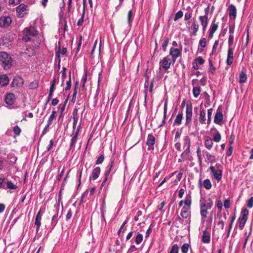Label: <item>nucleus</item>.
<instances>
[{
	"label": "nucleus",
	"instance_id": "13d9d810",
	"mask_svg": "<svg viewBox=\"0 0 253 253\" xmlns=\"http://www.w3.org/2000/svg\"><path fill=\"white\" fill-rule=\"evenodd\" d=\"M71 77H69V80L66 83V86L65 88V89L66 90H69L71 88Z\"/></svg>",
	"mask_w": 253,
	"mask_h": 253
},
{
	"label": "nucleus",
	"instance_id": "dca6fc26",
	"mask_svg": "<svg viewBox=\"0 0 253 253\" xmlns=\"http://www.w3.org/2000/svg\"><path fill=\"white\" fill-rule=\"evenodd\" d=\"M218 27V24L215 23L214 21H213L211 23L209 31V38L210 39H212L213 38V34L217 30Z\"/></svg>",
	"mask_w": 253,
	"mask_h": 253
},
{
	"label": "nucleus",
	"instance_id": "bf43d9fd",
	"mask_svg": "<svg viewBox=\"0 0 253 253\" xmlns=\"http://www.w3.org/2000/svg\"><path fill=\"white\" fill-rule=\"evenodd\" d=\"M247 206L249 208H252L253 207V197H251L247 202Z\"/></svg>",
	"mask_w": 253,
	"mask_h": 253
},
{
	"label": "nucleus",
	"instance_id": "ddd939ff",
	"mask_svg": "<svg viewBox=\"0 0 253 253\" xmlns=\"http://www.w3.org/2000/svg\"><path fill=\"white\" fill-rule=\"evenodd\" d=\"M171 63V59L168 56L164 57L163 59L160 62V64L162 67L166 70L169 68Z\"/></svg>",
	"mask_w": 253,
	"mask_h": 253
},
{
	"label": "nucleus",
	"instance_id": "8fccbe9b",
	"mask_svg": "<svg viewBox=\"0 0 253 253\" xmlns=\"http://www.w3.org/2000/svg\"><path fill=\"white\" fill-rule=\"evenodd\" d=\"M169 40L168 38H166L164 39V41L162 43V47L164 50V51L166 50V47L169 44Z\"/></svg>",
	"mask_w": 253,
	"mask_h": 253
},
{
	"label": "nucleus",
	"instance_id": "bb28decb",
	"mask_svg": "<svg viewBox=\"0 0 253 253\" xmlns=\"http://www.w3.org/2000/svg\"><path fill=\"white\" fill-rule=\"evenodd\" d=\"M205 155L206 157L207 160L211 163H213L215 162V158L213 155H211L208 152H205Z\"/></svg>",
	"mask_w": 253,
	"mask_h": 253
},
{
	"label": "nucleus",
	"instance_id": "c03bdc74",
	"mask_svg": "<svg viewBox=\"0 0 253 253\" xmlns=\"http://www.w3.org/2000/svg\"><path fill=\"white\" fill-rule=\"evenodd\" d=\"M167 103H166L165 104L164 106V118L162 121V123L161 124V126H163L166 123V119L167 117Z\"/></svg>",
	"mask_w": 253,
	"mask_h": 253
},
{
	"label": "nucleus",
	"instance_id": "393cba45",
	"mask_svg": "<svg viewBox=\"0 0 253 253\" xmlns=\"http://www.w3.org/2000/svg\"><path fill=\"white\" fill-rule=\"evenodd\" d=\"M202 240L204 243L207 244V243H209L210 242V240H211L210 235L206 231H204L203 232Z\"/></svg>",
	"mask_w": 253,
	"mask_h": 253
},
{
	"label": "nucleus",
	"instance_id": "0eeeda50",
	"mask_svg": "<svg viewBox=\"0 0 253 253\" xmlns=\"http://www.w3.org/2000/svg\"><path fill=\"white\" fill-rule=\"evenodd\" d=\"M184 146L186 147V150L181 154V157L184 158L186 155H188L190 152V139L188 136H186L184 138Z\"/></svg>",
	"mask_w": 253,
	"mask_h": 253
},
{
	"label": "nucleus",
	"instance_id": "72a5a7b5",
	"mask_svg": "<svg viewBox=\"0 0 253 253\" xmlns=\"http://www.w3.org/2000/svg\"><path fill=\"white\" fill-rule=\"evenodd\" d=\"M203 186L206 189H210L211 188L212 185L210 179H205L203 182Z\"/></svg>",
	"mask_w": 253,
	"mask_h": 253
},
{
	"label": "nucleus",
	"instance_id": "412c9836",
	"mask_svg": "<svg viewBox=\"0 0 253 253\" xmlns=\"http://www.w3.org/2000/svg\"><path fill=\"white\" fill-rule=\"evenodd\" d=\"M223 120V115L222 112L217 111L214 116V122L218 125H220Z\"/></svg>",
	"mask_w": 253,
	"mask_h": 253
},
{
	"label": "nucleus",
	"instance_id": "4c0bfd02",
	"mask_svg": "<svg viewBox=\"0 0 253 253\" xmlns=\"http://www.w3.org/2000/svg\"><path fill=\"white\" fill-rule=\"evenodd\" d=\"M143 240V235L141 233H138L136 236L135 242L136 245L140 244Z\"/></svg>",
	"mask_w": 253,
	"mask_h": 253
},
{
	"label": "nucleus",
	"instance_id": "6e6552de",
	"mask_svg": "<svg viewBox=\"0 0 253 253\" xmlns=\"http://www.w3.org/2000/svg\"><path fill=\"white\" fill-rule=\"evenodd\" d=\"M80 130V126H79L74 131L71 135L72 138L71 140V143L70 147V149L73 148L75 147V144L77 141V138L79 135V131Z\"/></svg>",
	"mask_w": 253,
	"mask_h": 253
},
{
	"label": "nucleus",
	"instance_id": "6ab92c4d",
	"mask_svg": "<svg viewBox=\"0 0 253 253\" xmlns=\"http://www.w3.org/2000/svg\"><path fill=\"white\" fill-rule=\"evenodd\" d=\"M23 84V79L19 76L15 77L12 82V85L13 87L14 86H21Z\"/></svg>",
	"mask_w": 253,
	"mask_h": 253
},
{
	"label": "nucleus",
	"instance_id": "a211bd4d",
	"mask_svg": "<svg viewBox=\"0 0 253 253\" xmlns=\"http://www.w3.org/2000/svg\"><path fill=\"white\" fill-rule=\"evenodd\" d=\"M100 173V168L99 167L95 168L92 170L90 176V179L93 180H96Z\"/></svg>",
	"mask_w": 253,
	"mask_h": 253
},
{
	"label": "nucleus",
	"instance_id": "aec40b11",
	"mask_svg": "<svg viewBox=\"0 0 253 253\" xmlns=\"http://www.w3.org/2000/svg\"><path fill=\"white\" fill-rule=\"evenodd\" d=\"M114 162H111V163L107 167L105 173V178L101 184V186H103L104 183H105L106 181L107 180L108 176H109V175L110 173L111 170L114 166Z\"/></svg>",
	"mask_w": 253,
	"mask_h": 253
},
{
	"label": "nucleus",
	"instance_id": "5701e85b",
	"mask_svg": "<svg viewBox=\"0 0 253 253\" xmlns=\"http://www.w3.org/2000/svg\"><path fill=\"white\" fill-rule=\"evenodd\" d=\"M204 144L208 149L210 150L212 148L213 145V142L211 138L209 136L205 137Z\"/></svg>",
	"mask_w": 253,
	"mask_h": 253
},
{
	"label": "nucleus",
	"instance_id": "6e6d98bb",
	"mask_svg": "<svg viewBox=\"0 0 253 253\" xmlns=\"http://www.w3.org/2000/svg\"><path fill=\"white\" fill-rule=\"evenodd\" d=\"M192 17V13L190 12H187L185 13L184 20L188 21Z\"/></svg>",
	"mask_w": 253,
	"mask_h": 253
},
{
	"label": "nucleus",
	"instance_id": "9d476101",
	"mask_svg": "<svg viewBox=\"0 0 253 253\" xmlns=\"http://www.w3.org/2000/svg\"><path fill=\"white\" fill-rule=\"evenodd\" d=\"M11 23V19L9 16H2L0 18V27H7Z\"/></svg>",
	"mask_w": 253,
	"mask_h": 253
},
{
	"label": "nucleus",
	"instance_id": "0e129e2a",
	"mask_svg": "<svg viewBox=\"0 0 253 253\" xmlns=\"http://www.w3.org/2000/svg\"><path fill=\"white\" fill-rule=\"evenodd\" d=\"M137 250V248L134 245H131L127 251V253H132L135 252Z\"/></svg>",
	"mask_w": 253,
	"mask_h": 253
},
{
	"label": "nucleus",
	"instance_id": "4d7b16f0",
	"mask_svg": "<svg viewBox=\"0 0 253 253\" xmlns=\"http://www.w3.org/2000/svg\"><path fill=\"white\" fill-rule=\"evenodd\" d=\"M212 111H213V110L211 108L209 109L208 110V124H209L211 122V115L212 113Z\"/></svg>",
	"mask_w": 253,
	"mask_h": 253
},
{
	"label": "nucleus",
	"instance_id": "3c124183",
	"mask_svg": "<svg viewBox=\"0 0 253 253\" xmlns=\"http://www.w3.org/2000/svg\"><path fill=\"white\" fill-rule=\"evenodd\" d=\"M235 218H236L235 215H233L231 218V221H230V223L229 227H228V234H229L230 233V231H231L232 227V224H233L234 220H235Z\"/></svg>",
	"mask_w": 253,
	"mask_h": 253
},
{
	"label": "nucleus",
	"instance_id": "864d4df0",
	"mask_svg": "<svg viewBox=\"0 0 253 253\" xmlns=\"http://www.w3.org/2000/svg\"><path fill=\"white\" fill-rule=\"evenodd\" d=\"M218 41H215L213 44V47L212 48V52L210 55H211L212 54H213L214 52H215V51L216 50L217 47L218 46Z\"/></svg>",
	"mask_w": 253,
	"mask_h": 253
},
{
	"label": "nucleus",
	"instance_id": "a18cd8bd",
	"mask_svg": "<svg viewBox=\"0 0 253 253\" xmlns=\"http://www.w3.org/2000/svg\"><path fill=\"white\" fill-rule=\"evenodd\" d=\"M189 248L188 244H184L181 247V252L182 253H187Z\"/></svg>",
	"mask_w": 253,
	"mask_h": 253
},
{
	"label": "nucleus",
	"instance_id": "338daca9",
	"mask_svg": "<svg viewBox=\"0 0 253 253\" xmlns=\"http://www.w3.org/2000/svg\"><path fill=\"white\" fill-rule=\"evenodd\" d=\"M230 200L229 199H226L224 202V207L225 209H228L230 208Z\"/></svg>",
	"mask_w": 253,
	"mask_h": 253
},
{
	"label": "nucleus",
	"instance_id": "4468645a",
	"mask_svg": "<svg viewBox=\"0 0 253 253\" xmlns=\"http://www.w3.org/2000/svg\"><path fill=\"white\" fill-rule=\"evenodd\" d=\"M41 220L42 214L41 210H40L37 213L35 217V225L36 226V232H38L39 231L41 225Z\"/></svg>",
	"mask_w": 253,
	"mask_h": 253
},
{
	"label": "nucleus",
	"instance_id": "603ef678",
	"mask_svg": "<svg viewBox=\"0 0 253 253\" xmlns=\"http://www.w3.org/2000/svg\"><path fill=\"white\" fill-rule=\"evenodd\" d=\"M234 42V35H229L228 38V47H231Z\"/></svg>",
	"mask_w": 253,
	"mask_h": 253
},
{
	"label": "nucleus",
	"instance_id": "37998d69",
	"mask_svg": "<svg viewBox=\"0 0 253 253\" xmlns=\"http://www.w3.org/2000/svg\"><path fill=\"white\" fill-rule=\"evenodd\" d=\"M213 140L216 142H218L220 141L221 135L218 131H217V132L213 135Z\"/></svg>",
	"mask_w": 253,
	"mask_h": 253
},
{
	"label": "nucleus",
	"instance_id": "774afa93",
	"mask_svg": "<svg viewBox=\"0 0 253 253\" xmlns=\"http://www.w3.org/2000/svg\"><path fill=\"white\" fill-rule=\"evenodd\" d=\"M60 51H58V55L59 54H62V55H65L67 52L66 48L63 47L61 49H59Z\"/></svg>",
	"mask_w": 253,
	"mask_h": 253
},
{
	"label": "nucleus",
	"instance_id": "79ce46f5",
	"mask_svg": "<svg viewBox=\"0 0 253 253\" xmlns=\"http://www.w3.org/2000/svg\"><path fill=\"white\" fill-rule=\"evenodd\" d=\"M183 15V13L182 11L179 10L178 12H177L175 14L174 18V21H176L179 19L181 18Z\"/></svg>",
	"mask_w": 253,
	"mask_h": 253
},
{
	"label": "nucleus",
	"instance_id": "2eb2a0df",
	"mask_svg": "<svg viewBox=\"0 0 253 253\" xmlns=\"http://www.w3.org/2000/svg\"><path fill=\"white\" fill-rule=\"evenodd\" d=\"M233 62V49L231 47H228L226 64L231 65Z\"/></svg>",
	"mask_w": 253,
	"mask_h": 253
},
{
	"label": "nucleus",
	"instance_id": "f257e3e1",
	"mask_svg": "<svg viewBox=\"0 0 253 253\" xmlns=\"http://www.w3.org/2000/svg\"><path fill=\"white\" fill-rule=\"evenodd\" d=\"M0 64L4 69L10 68L12 64L11 57L5 52H0Z\"/></svg>",
	"mask_w": 253,
	"mask_h": 253
},
{
	"label": "nucleus",
	"instance_id": "7ed1b4c3",
	"mask_svg": "<svg viewBox=\"0 0 253 253\" xmlns=\"http://www.w3.org/2000/svg\"><path fill=\"white\" fill-rule=\"evenodd\" d=\"M24 36L23 37L24 40L28 42L31 40L32 37L35 36L37 34V31L34 27H30L26 28L24 31Z\"/></svg>",
	"mask_w": 253,
	"mask_h": 253
},
{
	"label": "nucleus",
	"instance_id": "e433bc0d",
	"mask_svg": "<svg viewBox=\"0 0 253 253\" xmlns=\"http://www.w3.org/2000/svg\"><path fill=\"white\" fill-rule=\"evenodd\" d=\"M184 204L185 206H187L189 209L191 204V198L190 194L187 195L186 199L184 201Z\"/></svg>",
	"mask_w": 253,
	"mask_h": 253
},
{
	"label": "nucleus",
	"instance_id": "b1692460",
	"mask_svg": "<svg viewBox=\"0 0 253 253\" xmlns=\"http://www.w3.org/2000/svg\"><path fill=\"white\" fill-rule=\"evenodd\" d=\"M9 83V79L5 75L0 76V85L1 86H5Z\"/></svg>",
	"mask_w": 253,
	"mask_h": 253
},
{
	"label": "nucleus",
	"instance_id": "9b49d317",
	"mask_svg": "<svg viewBox=\"0 0 253 253\" xmlns=\"http://www.w3.org/2000/svg\"><path fill=\"white\" fill-rule=\"evenodd\" d=\"M200 208L202 207V205H204V209L207 210L211 209L213 205L212 201L211 198H209L208 201L206 202V200L204 198H201L200 201Z\"/></svg>",
	"mask_w": 253,
	"mask_h": 253
},
{
	"label": "nucleus",
	"instance_id": "ea45409f",
	"mask_svg": "<svg viewBox=\"0 0 253 253\" xmlns=\"http://www.w3.org/2000/svg\"><path fill=\"white\" fill-rule=\"evenodd\" d=\"M56 113V112L55 111H52V113L50 115V116H49V117L48 118V121H47V123H48L50 125H51L53 120L54 119V118L55 117Z\"/></svg>",
	"mask_w": 253,
	"mask_h": 253
},
{
	"label": "nucleus",
	"instance_id": "1a4fd4ad",
	"mask_svg": "<svg viewBox=\"0 0 253 253\" xmlns=\"http://www.w3.org/2000/svg\"><path fill=\"white\" fill-rule=\"evenodd\" d=\"M169 54L171 56V60L173 63H174L175 62L177 58L180 56L181 52L179 49L171 47L169 50Z\"/></svg>",
	"mask_w": 253,
	"mask_h": 253
},
{
	"label": "nucleus",
	"instance_id": "49530a36",
	"mask_svg": "<svg viewBox=\"0 0 253 253\" xmlns=\"http://www.w3.org/2000/svg\"><path fill=\"white\" fill-rule=\"evenodd\" d=\"M179 251V248L177 246V245L175 244L172 246L171 247V249L170 250V251L169 253H178Z\"/></svg>",
	"mask_w": 253,
	"mask_h": 253
},
{
	"label": "nucleus",
	"instance_id": "a878e982",
	"mask_svg": "<svg viewBox=\"0 0 253 253\" xmlns=\"http://www.w3.org/2000/svg\"><path fill=\"white\" fill-rule=\"evenodd\" d=\"M189 214V208L185 206L183 207L180 213L181 216L184 218H187Z\"/></svg>",
	"mask_w": 253,
	"mask_h": 253
},
{
	"label": "nucleus",
	"instance_id": "20e7f679",
	"mask_svg": "<svg viewBox=\"0 0 253 253\" xmlns=\"http://www.w3.org/2000/svg\"><path fill=\"white\" fill-rule=\"evenodd\" d=\"M216 168L217 170L215 169V167L211 166L210 169L212 172L214 178L217 181H219L222 178V171L219 169L220 167V164H216Z\"/></svg>",
	"mask_w": 253,
	"mask_h": 253
},
{
	"label": "nucleus",
	"instance_id": "4be33fe9",
	"mask_svg": "<svg viewBox=\"0 0 253 253\" xmlns=\"http://www.w3.org/2000/svg\"><path fill=\"white\" fill-rule=\"evenodd\" d=\"M155 138L154 135L150 133L148 135L146 144L149 147H153L155 144Z\"/></svg>",
	"mask_w": 253,
	"mask_h": 253
},
{
	"label": "nucleus",
	"instance_id": "39448f33",
	"mask_svg": "<svg viewBox=\"0 0 253 253\" xmlns=\"http://www.w3.org/2000/svg\"><path fill=\"white\" fill-rule=\"evenodd\" d=\"M192 106L191 104H187L186 109V122L185 126L188 125L192 120Z\"/></svg>",
	"mask_w": 253,
	"mask_h": 253
},
{
	"label": "nucleus",
	"instance_id": "473e14b6",
	"mask_svg": "<svg viewBox=\"0 0 253 253\" xmlns=\"http://www.w3.org/2000/svg\"><path fill=\"white\" fill-rule=\"evenodd\" d=\"M183 119V115L182 114H178L174 120V124L177 125H179L181 124L182 120Z\"/></svg>",
	"mask_w": 253,
	"mask_h": 253
},
{
	"label": "nucleus",
	"instance_id": "c756f323",
	"mask_svg": "<svg viewBox=\"0 0 253 253\" xmlns=\"http://www.w3.org/2000/svg\"><path fill=\"white\" fill-rule=\"evenodd\" d=\"M133 18H134V16L133 15L132 10H129L127 13V23L129 27H130L131 26V24H132V22L133 19Z\"/></svg>",
	"mask_w": 253,
	"mask_h": 253
},
{
	"label": "nucleus",
	"instance_id": "de8ad7c7",
	"mask_svg": "<svg viewBox=\"0 0 253 253\" xmlns=\"http://www.w3.org/2000/svg\"><path fill=\"white\" fill-rule=\"evenodd\" d=\"M13 131L14 133L16 135H19L21 132V129L18 126H14L13 128Z\"/></svg>",
	"mask_w": 253,
	"mask_h": 253
},
{
	"label": "nucleus",
	"instance_id": "052dcab7",
	"mask_svg": "<svg viewBox=\"0 0 253 253\" xmlns=\"http://www.w3.org/2000/svg\"><path fill=\"white\" fill-rule=\"evenodd\" d=\"M234 30H235V26L234 25H230L229 26V35H234Z\"/></svg>",
	"mask_w": 253,
	"mask_h": 253
},
{
	"label": "nucleus",
	"instance_id": "f704fd0d",
	"mask_svg": "<svg viewBox=\"0 0 253 253\" xmlns=\"http://www.w3.org/2000/svg\"><path fill=\"white\" fill-rule=\"evenodd\" d=\"M204 205H202L200 208V214L202 218L206 217L208 214V210L204 209Z\"/></svg>",
	"mask_w": 253,
	"mask_h": 253
},
{
	"label": "nucleus",
	"instance_id": "2f4dec72",
	"mask_svg": "<svg viewBox=\"0 0 253 253\" xmlns=\"http://www.w3.org/2000/svg\"><path fill=\"white\" fill-rule=\"evenodd\" d=\"M247 79L246 74L244 72H242L239 75V82L240 83H244L246 82Z\"/></svg>",
	"mask_w": 253,
	"mask_h": 253
},
{
	"label": "nucleus",
	"instance_id": "f03ea898",
	"mask_svg": "<svg viewBox=\"0 0 253 253\" xmlns=\"http://www.w3.org/2000/svg\"><path fill=\"white\" fill-rule=\"evenodd\" d=\"M249 211L247 209H244L242 210L241 215L238 219L239 227L242 230L247 221Z\"/></svg>",
	"mask_w": 253,
	"mask_h": 253
},
{
	"label": "nucleus",
	"instance_id": "c9c22d12",
	"mask_svg": "<svg viewBox=\"0 0 253 253\" xmlns=\"http://www.w3.org/2000/svg\"><path fill=\"white\" fill-rule=\"evenodd\" d=\"M201 92L200 87H193V94L195 98H197Z\"/></svg>",
	"mask_w": 253,
	"mask_h": 253
},
{
	"label": "nucleus",
	"instance_id": "a19ab883",
	"mask_svg": "<svg viewBox=\"0 0 253 253\" xmlns=\"http://www.w3.org/2000/svg\"><path fill=\"white\" fill-rule=\"evenodd\" d=\"M58 213H56L53 215L51 218V225L54 227L57 223Z\"/></svg>",
	"mask_w": 253,
	"mask_h": 253
},
{
	"label": "nucleus",
	"instance_id": "c85d7f7f",
	"mask_svg": "<svg viewBox=\"0 0 253 253\" xmlns=\"http://www.w3.org/2000/svg\"><path fill=\"white\" fill-rule=\"evenodd\" d=\"M199 19L201 25H208V17L207 15L200 16Z\"/></svg>",
	"mask_w": 253,
	"mask_h": 253
},
{
	"label": "nucleus",
	"instance_id": "f3484780",
	"mask_svg": "<svg viewBox=\"0 0 253 253\" xmlns=\"http://www.w3.org/2000/svg\"><path fill=\"white\" fill-rule=\"evenodd\" d=\"M229 10V16L230 19H235L236 17L237 10L235 6L233 4H231L228 7Z\"/></svg>",
	"mask_w": 253,
	"mask_h": 253
},
{
	"label": "nucleus",
	"instance_id": "680f3d73",
	"mask_svg": "<svg viewBox=\"0 0 253 253\" xmlns=\"http://www.w3.org/2000/svg\"><path fill=\"white\" fill-rule=\"evenodd\" d=\"M87 73H85L84 75L83 76L82 79V83L83 84V87L84 86V84L87 81Z\"/></svg>",
	"mask_w": 253,
	"mask_h": 253
},
{
	"label": "nucleus",
	"instance_id": "58836bf2",
	"mask_svg": "<svg viewBox=\"0 0 253 253\" xmlns=\"http://www.w3.org/2000/svg\"><path fill=\"white\" fill-rule=\"evenodd\" d=\"M6 186L9 189L14 190L17 188V186L15 185L11 181H7L6 182Z\"/></svg>",
	"mask_w": 253,
	"mask_h": 253
},
{
	"label": "nucleus",
	"instance_id": "cd10ccee",
	"mask_svg": "<svg viewBox=\"0 0 253 253\" xmlns=\"http://www.w3.org/2000/svg\"><path fill=\"white\" fill-rule=\"evenodd\" d=\"M200 122L201 124H204L206 123V112L204 110L200 111Z\"/></svg>",
	"mask_w": 253,
	"mask_h": 253
},
{
	"label": "nucleus",
	"instance_id": "7c9ffc66",
	"mask_svg": "<svg viewBox=\"0 0 253 253\" xmlns=\"http://www.w3.org/2000/svg\"><path fill=\"white\" fill-rule=\"evenodd\" d=\"M192 27L193 29V31L192 32V34L194 36H196L197 35V32L199 30V25L196 21H194L193 22Z\"/></svg>",
	"mask_w": 253,
	"mask_h": 253
},
{
	"label": "nucleus",
	"instance_id": "5fc2aeb1",
	"mask_svg": "<svg viewBox=\"0 0 253 253\" xmlns=\"http://www.w3.org/2000/svg\"><path fill=\"white\" fill-rule=\"evenodd\" d=\"M206 39L205 38H202L199 42V45L204 48L206 46Z\"/></svg>",
	"mask_w": 253,
	"mask_h": 253
},
{
	"label": "nucleus",
	"instance_id": "09e8293b",
	"mask_svg": "<svg viewBox=\"0 0 253 253\" xmlns=\"http://www.w3.org/2000/svg\"><path fill=\"white\" fill-rule=\"evenodd\" d=\"M194 62L200 65H202L204 63L205 60L201 56H199L195 59Z\"/></svg>",
	"mask_w": 253,
	"mask_h": 253
},
{
	"label": "nucleus",
	"instance_id": "e2e57ef3",
	"mask_svg": "<svg viewBox=\"0 0 253 253\" xmlns=\"http://www.w3.org/2000/svg\"><path fill=\"white\" fill-rule=\"evenodd\" d=\"M20 2V0H9L8 3L9 5H16Z\"/></svg>",
	"mask_w": 253,
	"mask_h": 253
},
{
	"label": "nucleus",
	"instance_id": "69168bd1",
	"mask_svg": "<svg viewBox=\"0 0 253 253\" xmlns=\"http://www.w3.org/2000/svg\"><path fill=\"white\" fill-rule=\"evenodd\" d=\"M104 157L103 155L100 156L97 159V160L96 161V164L97 165H98V164L102 163L104 160Z\"/></svg>",
	"mask_w": 253,
	"mask_h": 253
},
{
	"label": "nucleus",
	"instance_id": "423d86ee",
	"mask_svg": "<svg viewBox=\"0 0 253 253\" xmlns=\"http://www.w3.org/2000/svg\"><path fill=\"white\" fill-rule=\"evenodd\" d=\"M27 6L24 4H21L16 7V12L18 17L22 18L26 14Z\"/></svg>",
	"mask_w": 253,
	"mask_h": 253
},
{
	"label": "nucleus",
	"instance_id": "f8f14e48",
	"mask_svg": "<svg viewBox=\"0 0 253 253\" xmlns=\"http://www.w3.org/2000/svg\"><path fill=\"white\" fill-rule=\"evenodd\" d=\"M15 101V95L12 93H8L5 97V102L8 105H12Z\"/></svg>",
	"mask_w": 253,
	"mask_h": 253
}]
</instances>
